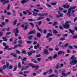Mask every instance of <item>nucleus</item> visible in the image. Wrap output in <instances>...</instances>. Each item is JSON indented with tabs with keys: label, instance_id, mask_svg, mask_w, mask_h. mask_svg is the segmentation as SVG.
Returning a JSON list of instances; mask_svg holds the SVG:
<instances>
[{
	"label": "nucleus",
	"instance_id": "obj_7",
	"mask_svg": "<svg viewBox=\"0 0 77 77\" xmlns=\"http://www.w3.org/2000/svg\"><path fill=\"white\" fill-rule=\"evenodd\" d=\"M29 68V66L23 67L21 69L22 71H23L24 69L26 70L28 68Z\"/></svg>",
	"mask_w": 77,
	"mask_h": 77
},
{
	"label": "nucleus",
	"instance_id": "obj_34",
	"mask_svg": "<svg viewBox=\"0 0 77 77\" xmlns=\"http://www.w3.org/2000/svg\"><path fill=\"white\" fill-rule=\"evenodd\" d=\"M56 69H58V68H61V66L59 65L56 66L55 67Z\"/></svg>",
	"mask_w": 77,
	"mask_h": 77
},
{
	"label": "nucleus",
	"instance_id": "obj_37",
	"mask_svg": "<svg viewBox=\"0 0 77 77\" xmlns=\"http://www.w3.org/2000/svg\"><path fill=\"white\" fill-rule=\"evenodd\" d=\"M65 39V37H64L63 38H60V41H64Z\"/></svg>",
	"mask_w": 77,
	"mask_h": 77
},
{
	"label": "nucleus",
	"instance_id": "obj_47",
	"mask_svg": "<svg viewBox=\"0 0 77 77\" xmlns=\"http://www.w3.org/2000/svg\"><path fill=\"white\" fill-rule=\"evenodd\" d=\"M10 7H11V5H10V4H9L8 5L7 8V10H9Z\"/></svg>",
	"mask_w": 77,
	"mask_h": 77
},
{
	"label": "nucleus",
	"instance_id": "obj_54",
	"mask_svg": "<svg viewBox=\"0 0 77 77\" xmlns=\"http://www.w3.org/2000/svg\"><path fill=\"white\" fill-rule=\"evenodd\" d=\"M17 67L16 66L15 67L14 69L13 70V71H15L16 70H17Z\"/></svg>",
	"mask_w": 77,
	"mask_h": 77
},
{
	"label": "nucleus",
	"instance_id": "obj_56",
	"mask_svg": "<svg viewBox=\"0 0 77 77\" xmlns=\"http://www.w3.org/2000/svg\"><path fill=\"white\" fill-rule=\"evenodd\" d=\"M69 45V43H67L64 45V46H65V47H68V46Z\"/></svg>",
	"mask_w": 77,
	"mask_h": 77
},
{
	"label": "nucleus",
	"instance_id": "obj_2",
	"mask_svg": "<svg viewBox=\"0 0 77 77\" xmlns=\"http://www.w3.org/2000/svg\"><path fill=\"white\" fill-rule=\"evenodd\" d=\"M21 26L22 28H23V30H27L29 28V24L27 23H26L24 24L21 25Z\"/></svg>",
	"mask_w": 77,
	"mask_h": 77
},
{
	"label": "nucleus",
	"instance_id": "obj_48",
	"mask_svg": "<svg viewBox=\"0 0 77 77\" xmlns=\"http://www.w3.org/2000/svg\"><path fill=\"white\" fill-rule=\"evenodd\" d=\"M46 5H47L48 7H50V8H51V5H49V4L47 3H46Z\"/></svg>",
	"mask_w": 77,
	"mask_h": 77
},
{
	"label": "nucleus",
	"instance_id": "obj_16",
	"mask_svg": "<svg viewBox=\"0 0 77 77\" xmlns=\"http://www.w3.org/2000/svg\"><path fill=\"white\" fill-rule=\"evenodd\" d=\"M69 31H70L69 33H72V35H74V32H75V31H74V30H72L69 29Z\"/></svg>",
	"mask_w": 77,
	"mask_h": 77
},
{
	"label": "nucleus",
	"instance_id": "obj_52",
	"mask_svg": "<svg viewBox=\"0 0 77 77\" xmlns=\"http://www.w3.org/2000/svg\"><path fill=\"white\" fill-rule=\"evenodd\" d=\"M11 33L10 32H7L6 33V36L9 35H11Z\"/></svg>",
	"mask_w": 77,
	"mask_h": 77
},
{
	"label": "nucleus",
	"instance_id": "obj_50",
	"mask_svg": "<svg viewBox=\"0 0 77 77\" xmlns=\"http://www.w3.org/2000/svg\"><path fill=\"white\" fill-rule=\"evenodd\" d=\"M48 15V14L47 13H45L43 14V16L44 17H46V16H47Z\"/></svg>",
	"mask_w": 77,
	"mask_h": 77
},
{
	"label": "nucleus",
	"instance_id": "obj_49",
	"mask_svg": "<svg viewBox=\"0 0 77 77\" xmlns=\"http://www.w3.org/2000/svg\"><path fill=\"white\" fill-rule=\"evenodd\" d=\"M42 23V22L41 21H40L38 23V26H41V24Z\"/></svg>",
	"mask_w": 77,
	"mask_h": 77
},
{
	"label": "nucleus",
	"instance_id": "obj_59",
	"mask_svg": "<svg viewBox=\"0 0 77 77\" xmlns=\"http://www.w3.org/2000/svg\"><path fill=\"white\" fill-rule=\"evenodd\" d=\"M9 48V46L8 45L6 46L5 47V49H7L8 48Z\"/></svg>",
	"mask_w": 77,
	"mask_h": 77
},
{
	"label": "nucleus",
	"instance_id": "obj_29",
	"mask_svg": "<svg viewBox=\"0 0 77 77\" xmlns=\"http://www.w3.org/2000/svg\"><path fill=\"white\" fill-rule=\"evenodd\" d=\"M28 20L29 21H35V20L32 19H28Z\"/></svg>",
	"mask_w": 77,
	"mask_h": 77
},
{
	"label": "nucleus",
	"instance_id": "obj_61",
	"mask_svg": "<svg viewBox=\"0 0 77 77\" xmlns=\"http://www.w3.org/2000/svg\"><path fill=\"white\" fill-rule=\"evenodd\" d=\"M23 13L24 15H26V14H27V12L26 11H23Z\"/></svg>",
	"mask_w": 77,
	"mask_h": 77
},
{
	"label": "nucleus",
	"instance_id": "obj_55",
	"mask_svg": "<svg viewBox=\"0 0 77 77\" xmlns=\"http://www.w3.org/2000/svg\"><path fill=\"white\" fill-rule=\"evenodd\" d=\"M35 57H41V54L36 55L35 56Z\"/></svg>",
	"mask_w": 77,
	"mask_h": 77
},
{
	"label": "nucleus",
	"instance_id": "obj_41",
	"mask_svg": "<svg viewBox=\"0 0 77 77\" xmlns=\"http://www.w3.org/2000/svg\"><path fill=\"white\" fill-rule=\"evenodd\" d=\"M18 42L20 44H21L23 43V40H20L18 41Z\"/></svg>",
	"mask_w": 77,
	"mask_h": 77
},
{
	"label": "nucleus",
	"instance_id": "obj_14",
	"mask_svg": "<svg viewBox=\"0 0 77 77\" xmlns=\"http://www.w3.org/2000/svg\"><path fill=\"white\" fill-rule=\"evenodd\" d=\"M13 31L14 32V33H19V31H18V28H16L15 29V30L14 29L13 30Z\"/></svg>",
	"mask_w": 77,
	"mask_h": 77
},
{
	"label": "nucleus",
	"instance_id": "obj_28",
	"mask_svg": "<svg viewBox=\"0 0 77 77\" xmlns=\"http://www.w3.org/2000/svg\"><path fill=\"white\" fill-rule=\"evenodd\" d=\"M62 75L63 77H66L67 75H66V73L65 74V73H62Z\"/></svg>",
	"mask_w": 77,
	"mask_h": 77
},
{
	"label": "nucleus",
	"instance_id": "obj_17",
	"mask_svg": "<svg viewBox=\"0 0 77 77\" xmlns=\"http://www.w3.org/2000/svg\"><path fill=\"white\" fill-rule=\"evenodd\" d=\"M6 37H7V36L2 37V39L4 41H8V39H7Z\"/></svg>",
	"mask_w": 77,
	"mask_h": 77
},
{
	"label": "nucleus",
	"instance_id": "obj_60",
	"mask_svg": "<svg viewBox=\"0 0 77 77\" xmlns=\"http://www.w3.org/2000/svg\"><path fill=\"white\" fill-rule=\"evenodd\" d=\"M72 38L73 39H77V35H74Z\"/></svg>",
	"mask_w": 77,
	"mask_h": 77
},
{
	"label": "nucleus",
	"instance_id": "obj_23",
	"mask_svg": "<svg viewBox=\"0 0 77 77\" xmlns=\"http://www.w3.org/2000/svg\"><path fill=\"white\" fill-rule=\"evenodd\" d=\"M33 37H34L33 35H29L28 37V38L29 39H31Z\"/></svg>",
	"mask_w": 77,
	"mask_h": 77
},
{
	"label": "nucleus",
	"instance_id": "obj_13",
	"mask_svg": "<svg viewBox=\"0 0 77 77\" xmlns=\"http://www.w3.org/2000/svg\"><path fill=\"white\" fill-rule=\"evenodd\" d=\"M53 36V34L51 33H48L46 36V38H48L49 36Z\"/></svg>",
	"mask_w": 77,
	"mask_h": 77
},
{
	"label": "nucleus",
	"instance_id": "obj_3",
	"mask_svg": "<svg viewBox=\"0 0 77 77\" xmlns=\"http://www.w3.org/2000/svg\"><path fill=\"white\" fill-rule=\"evenodd\" d=\"M62 26L65 29H69V25L68 24L65 23L62 25Z\"/></svg>",
	"mask_w": 77,
	"mask_h": 77
},
{
	"label": "nucleus",
	"instance_id": "obj_18",
	"mask_svg": "<svg viewBox=\"0 0 77 77\" xmlns=\"http://www.w3.org/2000/svg\"><path fill=\"white\" fill-rule=\"evenodd\" d=\"M42 34H41L39 33H37V36L38 38H41V36Z\"/></svg>",
	"mask_w": 77,
	"mask_h": 77
},
{
	"label": "nucleus",
	"instance_id": "obj_43",
	"mask_svg": "<svg viewBox=\"0 0 77 77\" xmlns=\"http://www.w3.org/2000/svg\"><path fill=\"white\" fill-rule=\"evenodd\" d=\"M30 25H31L32 26V29L33 28V27H34V24H33L32 23H29Z\"/></svg>",
	"mask_w": 77,
	"mask_h": 77
},
{
	"label": "nucleus",
	"instance_id": "obj_10",
	"mask_svg": "<svg viewBox=\"0 0 77 77\" xmlns=\"http://www.w3.org/2000/svg\"><path fill=\"white\" fill-rule=\"evenodd\" d=\"M71 12V10L69 8L68 10V12L67 13V15L69 17H70V16H71V15H70Z\"/></svg>",
	"mask_w": 77,
	"mask_h": 77
},
{
	"label": "nucleus",
	"instance_id": "obj_22",
	"mask_svg": "<svg viewBox=\"0 0 77 77\" xmlns=\"http://www.w3.org/2000/svg\"><path fill=\"white\" fill-rule=\"evenodd\" d=\"M17 21H18V20L17 19H16L13 22L14 26H15L16 25V24H17Z\"/></svg>",
	"mask_w": 77,
	"mask_h": 77
},
{
	"label": "nucleus",
	"instance_id": "obj_19",
	"mask_svg": "<svg viewBox=\"0 0 77 77\" xmlns=\"http://www.w3.org/2000/svg\"><path fill=\"white\" fill-rule=\"evenodd\" d=\"M29 65L31 66V67L33 68H35V66L33 65L32 63H29Z\"/></svg>",
	"mask_w": 77,
	"mask_h": 77
},
{
	"label": "nucleus",
	"instance_id": "obj_20",
	"mask_svg": "<svg viewBox=\"0 0 77 77\" xmlns=\"http://www.w3.org/2000/svg\"><path fill=\"white\" fill-rule=\"evenodd\" d=\"M44 18V17H40L37 19V20H42Z\"/></svg>",
	"mask_w": 77,
	"mask_h": 77
},
{
	"label": "nucleus",
	"instance_id": "obj_1",
	"mask_svg": "<svg viewBox=\"0 0 77 77\" xmlns=\"http://www.w3.org/2000/svg\"><path fill=\"white\" fill-rule=\"evenodd\" d=\"M70 60H71L70 62V63L72 65H75L77 62V60H76V58L74 55H72L71 57Z\"/></svg>",
	"mask_w": 77,
	"mask_h": 77
},
{
	"label": "nucleus",
	"instance_id": "obj_26",
	"mask_svg": "<svg viewBox=\"0 0 77 77\" xmlns=\"http://www.w3.org/2000/svg\"><path fill=\"white\" fill-rule=\"evenodd\" d=\"M63 53V52H62V51H58V52L57 53V54L58 55H60V54H62Z\"/></svg>",
	"mask_w": 77,
	"mask_h": 77
},
{
	"label": "nucleus",
	"instance_id": "obj_42",
	"mask_svg": "<svg viewBox=\"0 0 77 77\" xmlns=\"http://www.w3.org/2000/svg\"><path fill=\"white\" fill-rule=\"evenodd\" d=\"M29 72H30V71L23 72V73L25 74H28V73H29Z\"/></svg>",
	"mask_w": 77,
	"mask_h": 77
},
{
	"label": "nucleus",
	"instance_id": "obj_36",
	"mask_svg": "<svg viewBox=\"0 0 77 77\" xmlns=\"http://www.w3.org/2000/svg\"><path fill=\"white\" fill-rule=\"evenodd\" d=\"M41 71H42V69H40L39 70L36 71L35 72H36V73H37V74H38L40 72H41Z\"/></svg>",
	"mask_w": 77,
	"mask_h": 77
},
{
	"label": "nucleus",
	"instance_id": "obj_40",
	"mask_svg": "<svg viewBox=\"0 0 77 77\" xmlns=\"http://www.w3.org/2000/svg\"><path fill=\"white\" fill-rule=\"evenodd\" d=\"M38 16H39V17H43L44 16V14H38Z\"/></svg>",
	"mask_w": 77,
	"mask_h": 77
},
{
	"label": "nucleus",
	"instance_id": "obj_5",
	"mask_svg": "<svg viewBox=\"0 0 77 77\" xmlns=\"http://www.w3.org/2000/svg\"><path fill=\"white\" fill-rule=\"evenodd\" d=\"M57 12L59 15H58L57 14L56 15V17L57 18H59V17H63V14L61 13L60 11H58Z\"/></svg>",
	"mask_w": 77,
	"mask_h": 77
},
{
	"label": "nucleus",
	"instance_id": "obj_32",
	"mask_svg": "<svg viewBox=\"0 0 77 77\" xmlns=\"http://www.w3.org/2000/svg\"><path fill=\"white\" fill-rule=\"evenodd\" d=\"M34 68H35V70H38V68H39V66H35Z\"/></svg>",
	"mask_w": 77,
	"mask_h": 77
},
{
	"label": "nucleus",
	"instance_id": "obj_4",
	"mask_svg": "<svg viewBox=\"0 0 77 77\" xmlns=\"http://www.w3.org/2000/svg\"><path fill=\"white\" fill-rule=\"evenodd\" d=\"M6 67H7L6 65H4L3 66V67L1 68V69L0 68V72L2 73H3V70H5V69L6 68Z\"/></svg>",
	"mask_w": 77,
	"mask_h": 77
},
{
	"label": "nucleus",
	"instance_id": "obj_25",
	"mask_svg": "<svg viewBox=\"0 0 77 77\" xmlns=\"http://www.w3.org/2000/svg\"><path fill=\"white\" fill-rule=\"evenodd\" d=\"M57 3V2H52L51 3V4L52 5H56Z\"/></svg>",
	"mask_w": 77,
	"mask_h": 77
},
{
	"label": "nucleus",
	"instance_id": "obj_46",
	"mask_svg": "<svg viewBox=\"0 0 77 77\" xmlns=\"http://www.w3.org/2000/svg\"><path fill=\"white\" fill-rule=\"evenodd\" d=\"M49 71H47L46 72H44L43 73V75H45L46 74H47V73H48V72Z\"/></svg>",
	"mask_w": 77,
	"mask_h": 77
},
{
	"label": "nucleus",
	"instance_id": "obj_21",
	"mask_svg": "<svg viewBox=\"0 0 77 77\" xmlns=\"http://www.w3.org/2000/svg\"><path fill=\"white\" fill-rule=\"evenodd\" d=\"M53 33H55V34H57V33H59V32L57 30L54 29L53 30Z\"/></svg>",
	"mask_w": 77,
	"mask_h": 77
},
{
	"label": "nucleus",
	"instance_id": "obj_30",
	"mask_svg": "<svg viewBox=\"0 0 77 77\" xmlns=\"http://www.w3.org/2000/svg\"><path fill=\"white\" fill-rule=\"evenodd\" d=\"M77 8V6H75L73 7H70L69 9L70 10H72V9H75V8Z\"/></svg>",
	"mask_w": 77,
	"mask_h": 77
},
{
	"label": "nucleus",
	"instance_id": "obj_45",
	"mask_svg": "<svg viewBox=\"0 0 77 77\" xmlns=\"http://www.w3.org/2000/svg\"><path fill=\"white\" fill-rule=\"evenodd\" d=\"M52 72H53V70L51 69L49 70V72L48 74H51V73H52Z\"/></svg>",
	"mask_w": 77,
	"mask_h": 77
},
{
	"label": "nucleus",
	"instance_id": "obj_8",
	"mask_svg": "<svg viewBox=\"0 0 77 77\" xmlns=\"http://www.w3.org/2000/svg\"><path fill=\"white\" fill-rule=\"evenodd\" d=\"M10 55H11V56H12L13 57H16V59L17 58V54H16L11 53L10 54Z\"/></svg>",
	"mask_w": 77,
	"mask_h": 77
},
{
	"label": "nucleus",
	"instance_id": "obj_11",
	"mask_svg": "<svg viewBox=\"0 0 77 77\" xmlns=\"http://www.w3.org/2000/svg\"><path fill=\"white\" fill-rule=\"evenodd\" d=\"M36 26L38 30V31L41 32V33H42V29H39V27H38V26L37 25H36Z\"/></svg>",
	"mask_w": 77,
	"mask_h": 77
},
{
	"label": "nucleus",
	"instance_id": "obj_39",
	"mask_svg": "<svg viewBox=\"0 0 77 77\" xmlns=\"http://www.w3.org/2000/svg\"><path fill=\"white\" fill-rule=\"evenodd\" d=\"M57 24V22H54V24H53V26H56Z\"/></svg>",
	"mask_w": 77,
	"mask_h": 77
},
{
	"label": "nucleus",
	"instance_id": "obj_51",
	"mask_svg": "<svg viewBox=\"0 0 77 77\" xmlns=\"http://www.w3.org/2000/svg\"><path fill=\"white\" fill-rule=\"evenodd\" d=\"M51 76H52V77H57V75L55 74L51 75Z\"/></svg>",
	"mask_w": 77,
	"mask_h": 77
},
{
	"label": "nucleus",
	"instance_id": "obj_64",
	"mask_svg": "<svg viewBox=\"0 0 77 77\" xmlns=\"http://www.w3.org/2000/svg\"><path fill=\"white\" fill-rule=\"evenodd\" d=\"M69 48H70V49H73V47L72 46H69Z\"/></svg>",
	"mask_w": 77,
	"mask_h": 77
},
{
	"label": "nucleus",
	"instance_id": "obj_38",
	"mask_svg": "<svg viewBox=\"0 0 77 77\" xmlns=\"http://www.w3.org/2000/svg\"><path fill=\"white\" fill-rule=\"evenodd\" d=\"M22 53L23 54H26V50L23 49L22 50Z\"/></svg>",
	"mask_w": 77,
	"mask_h": 77
},
{
	"label": "nucleus",
	"instance_id": "obj_12",
	"mask_svg": "<svg viewBox=\"0 0 77 77\" xmlns=\"http://www.w3.org/2000/svg\"><path fill=\"white\" fill-rule=\"evenodd\" d=\"M0 2H5L6 3H8L9 2V1L6 0H0Z\"/></svg>",
	"mask_w": 77,
	"mask_h": 77
},
{
	"label": "nucleus",
	"instance_id": "obj_57",
	"mask_svg": "<svg viewBox=\"0 0 77 77\" xmlns=\"http://www.w3.org/2000/svg\"><path fill=\"white\" fill-rule=\"evenodd\" d=\"M27 44H31L32 43V42L31 41H28L26 42Z\"/></svg>",
	"mask_w": 77,
	"mask_h": 77
},
{
	"label": "nucleus",
	"instance_id": "obj_58",
	"mask_svg": "<svg viewBox=\"0 0 77 77\" xmlns=\"http://www.w3.org/2000/svg\"><path fill=\"white\" fill-rule=\"evenodd\" d=\"M22 60L23 61H26L27 60V57H25Z\"/></svg>",
	"mask_w": 77,
	"mask_h": 77
},
{
	"label": "nucleus",
	"instance_id": "obj_6",
	"mask_svg": "<svg viewBox=\"0 0 77 77\" xmlns=\"http://www.w3.org/2000/svg\"><path fill=\"white\" fill-rule=\"evenodd\" d=\"M44 53L45 54H46V55H48V54H49L50 53L48 52V50L47 49H45L44 50Z\"/></svg>",
	"mask_w": 77,
	"mask_h": 77
},
{
	"label": "nucleus",
	"instance_id": "obj_62",
	"mask_svg": "<svg viewBox=\"0 0 77 77\" xmlns=\"http://www.w3.org/2000/svg\"><path fill=\"white\" fill-rule=\"evenodd\" d=\"M49 51H53V49L52 48H49L48 49Z\"/></svg>",
	"mask_w": 77,
	"mask_h": 77
},
{
	"label": "nucleus",
	"instance_id": "obj_15",
	"mask_svg": "<svg viewBox=\"0 0 77 77\" xmlns=\"http://www.w3.org/2000/svg\"><path fill=\"white\" fill-rule=\"evenodd\" d=\"M63 7L64 8H65L66 9H68V8H69L70 7V6L67 5H63Z\"/></svg>",
	"mask_w": 77,
	"mask_h": 77
},
{
	"label": "nucleus",
	"instance_id": "obj_31",
	"mask_svg": "<svg viewBox=\"0 0 77 77\" xmlns=\"http://www.w3.org/2000/svg\"><path fill=\"white\" fill-rule=\"evenodd\" d=\"M27 54L28 56H32V52H31V51H30L28 52Z\"/></svg>",
	"mask_w": 77,
	"mask_h": 77
},
{
	"label": "nucleus",
	"instance_id": "obj_63",
	"mask_svg": "<svg viewBox=\"0 0 77 77\" xmlns=\"http://www.w3.org/2000/svg\"><path fill=\"white\" fill-rule=\"evenodd\" d=\"M3 32H0V36H3Z\"/></svg>",
	"mask_w": 77,
	"mask_h": 77
},
{
	"label": "nucleus",
	"instance_id": "obj_35",
	"mask_svg": "<svg viewBox=\"0 0 77 77\" xmlns=\"http://www.w3.org/2000/svg\"><path fill=\"white\" fill-rule=\"evenodd\" d=\"M25 3H26V0H22V1L21 2V3H22V4H24Z\"/></svg>",
	"mask_w": 77,
	"mask_h": 77
},
{
	"label": "nucleus",
	"instance_id": "obj_53",
	"mask_svg": "<svg viewBox=\"0 0 77 77\" xmlns=\"http://www.w3.org/2000/svg\"><path fill=\"white\" fill-rule=\"evenodd\" d=\"M38 13H33L32 14V15L33 16H37L38 15Z\"/></svg>",
	"mask_w": 77,
	"mask_h": 77
},
{
	"label": "nucleus",
	"instance_id": "obj_44",
	"mask_svg": "<svg viewBox=\"0 0 77 77\" xmlns=\"http://www.w3.org/2000/svg\"><path fill=\"white\" fill-rule=\"evenodd\" d=\"M60 29V30H64L63 29V27L61 26H59Z\"/></svg>",
	"mask_w": 77,
	"mask_h": 77
},
{
	"label": "nucleus",
	"instance_id": "obj_33",
	"mask_svg": "<svg viewBox=\"0 0 77 77\" xmlns=\"http://www.w3.org/2000/svg\"><path fill=\"white\" fill-rule=\"evenodd\" d=\"M72 22L71 20H68L65 23V24H69V23H71Z\"/></svg>",
	"mask_w": 77,
	"mask_h": 77
},
{
	"label": "nucleus",
	"instance_id": "obj_24",
	"mask_svg": "<svg viewBox=\"0 0 77 77\" xmlns=\"http://www.w3.org/2000/svg\"><path fill=\"white\" fill-rule=\"evenodd\" d=\"M55 35H56V36H57L58 37H60V36H61V35L60 33H57L55 34Z\"/></svg>",
	"mask_w": 77,
	"mask_h": 77
},
{
	"label": "nucleus",
	"instance_id": "obj_27",
	"mask_svg": "<svg viewBox=\"0 0 77 77\" xmlns=\"http://www.w3.org/2000/svg\"><path fill=\"white\" fill-rule=\"evenodd\" d=\"M58 56V55H57V54H55L54 56H53V58L54 59H55L56 58H57Z\"/></svg>",
	"mask_w": 77,
	"mask_h": 77
},
{
	"label": "nucleus",
	"instance_id": "obj_9",
	"mask_svg": "<svg viewBox=\"0 0 77 77\" xmlns=\"http://www.w3.org/2000/svg\"><path fill=\"white\" fill-rule=\"evenodd\" d=\"M35 32L36 31L35 30L33 31H31L28 33V35H30L31 34H34V33H35Z\"/></svg>",
	"mask_w": 77,
	"mask_h": 77
}]
</instances>
